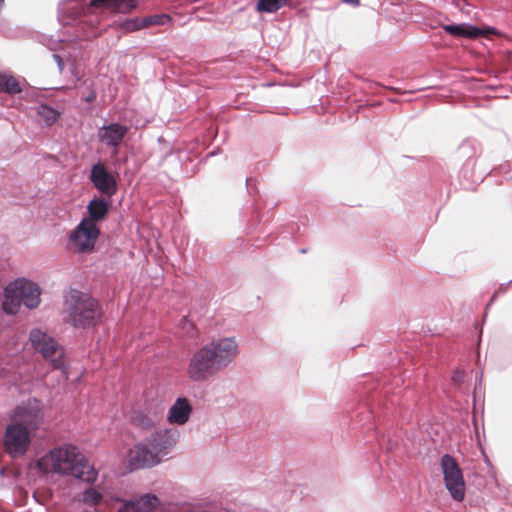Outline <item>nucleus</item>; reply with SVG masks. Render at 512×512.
Returning a JSON list of instances; mask_svg holds the SVG:
<instances>
[{
	"instance_id": "nucleus-1",
	"label": "nucleus",
	"mask_w": 512,
	"mask_h": 512,
	"mask_svg": "<svg viewBox=\"0 0 512 512\" xmlns=\"http://www.w3.org/2000/svg\"><path fill=\"white\" fill-rule=\"evenodd\" d=\"M238 354L234 337L214 339L197 349L187 365V377L193 382H205L226 369Z\"/></svg>"
},
{
	"instance_id": "nucleus-2",
	"label": "nucleus",
	"mask_w": 512,
	"mask_h": 512,
	"mask_svg": "<svg viewBox=\"0 0 512 512\" xmlns=\"http://www.w3.org/2000/svg\"><path fill=\"white\" fill-rule=\"evenodd\" d=\"M36 466L41 472L47 473L51 470L87 483L95 482L98 477V471L71 445L51 449L38 460Z\"/></svg>"
},
{
	"instance_id": "nucleus-3",
	"label": "nucleus",
	"mask_w": 512,
	"mask_h": 512,
	"mask_svg": "<svg viewBox=\"0 0 512 512\" xmlns=\"http://www.w3.org/2000/svg\"><path fill=\"white\" fill-rule=\"evenodd\" d=\"M111 198L94 196L87 204V217H83L79 224L69 235V241L78 248L81 253L93 250L100 235L98 222L104 221L111 208Z\"/></svg>"
},
{
	"instance_id": "nucleus-4",
	"label": "nucleus",
	"mask_w": 512,
	"mask_h": 512,
	"mask_svg": "<svg viewBox=\"0 0 512 512\" xmlns=\"http://www.w3.org/2000/svg\"><path fill=\"white\" fill-rule=\"evenodd\" d=\"M137 6L136 0H62L58 5V20L65 25L83 27L82 19L93 8H109L118 13H128Z\"/></svg>"
},
{
	"instance_id": "nucleus-5",
	"label": "nucleus",
	"mask_w": 512,
	"mask_h": 512,
	"mask_svg": "<svg viewBox=\"0 0 512 512\" xmlns=\"http://www.w3.org/2000/svg\"><path fill=\"white\" fill-rule=\"evenodd\" d=\"M65 305L67 322L74 328H93L104 317V310L99 301L79 290H71Z\"/></svg>"
},
{
	"instance_id": "nucleus-6",
	"label": "nucleus",
	"mask_w": 512,
	"mask_h": 512,
	"mask_svg": "<svg viewBox=\"0 0 512 512\" xmlns=\"http://www.w3.org/2000/svg\"><path fill=\"white\" fill-rule=\"evenodd\" d=\"M4 291L2 308L6 314L17 313L21 304L28 309H35L40 304V287L31 280L17 279L5 287Z\"/></svg>"
},
{
	"instance_id": "nucleus-7",
	"label": "nucleus",
	"mask_w": 512,
	"mask_h": 512,
	"mask_svg": "<svg viewBox=\"0 0 512 512\" xmlns=\"http://www.w3.org/2000/svg\"><path fill=\"white\" fill-rule=\"evenodd\" d=\"M29 341L36 352L40 353L46 360H50L53 369L64 371V350L53 337L39 328H33L29 333Z\"/></svg>"
},
{
	"instance_id": "nucleus-8",
	"label": "nucleus",
	"mask_w": 512,
	"mask_h": 512,
	"mask_svg": "<svg viewBox=\"0 0 512 512\" xmlns=\"http://www.w3.org/2000/svg\"><path fill=\"white\" fill-rule=\"evenodd\" d=\"M440 466L446 489L455 501H462L465 497V481L461 468L455 458L444 454L440 459Z\"/></svg>"
},
{
	"instance_id": "nucleus-9",
	"label": "nucleus",
	"mask_w": 512,
	"mask_h": 512,
	"mask_svg": "<svg viewBox=\"0 0 512 512\" xmlns=\"http://www.w3.org/2000/svg\"><path fill=\"white\" fill-rule=\"evenodd\" d=\"M179 440V432L175 428H168L155 431L143 439L149 448L156 466L167 460L170 450Z\"/></svg>"
},
{
	"instance_id": "nucleus-10",
	"label": "nucleus",
	"mask_w": 512,
	"mask_h": 512,
	"mask_svg": "<svg viewBox=\"0 0 512 512\" xmlns=\"http://www.w3.org/2000/svg\"><path fill=\"white\" fill-rule=\"evenodd\" d=\"M179 440V432L175 428H168L155 431L143 439L149 448L156 466L167 460L170 450Z\"/></svg>"
},
{
	"instance_id": "nucleus-11",
	"label": "nucleus",
	"mask_w": 512,
	"mask_h": 512,
	"mask_svg": "<svg viewBox=\"0 0 512 512\" xmlns=\"http://www.w3.org/2000/svg\"><path fill=\"white\" fill-rule=\"evenodd\" d=\"M179 440V432L175 428H168L155 431L143 439L149 448L156 466L167 460L170 450Z\"/></svg>"
},
{
	"instance_id": "nucleus-12",
	"label": "nucleus",
	"mask_w": 512,
	"mask_h": 512,
	"mask_svg": "<svg viewBox=\"0 0 512 512\" xmlns=\"http://www.w3.org/2000/svg\"><path fill=\"white\" fill-rule=\"evenodd\" d=\"M30 442V430L22 422L14 421L6 426L4 448L11 457L24 455Z\"/></svg>"
},
{
	"instance_id": "nucleus-13",
	"label": "nucleus",
	"mask_w": 512,
	"mask_h": 512,
	"mask_svg": "<svg viewBox=\"0 0 512 512\" xmlns=\"http://www.w3.org/2000/svg\"><path fill=\"white\" fill-rule=\"evenodd\" d=\"M88 178L93 187L107 198H112L118 191L116 176L104 163L98 161L91 166Z\"/></svg>"
},
{
	"instance_id": "nucleus-14",
	"label": "nucleus",
	"mask_w": 512,
	"mask_h": 512,
	"mask_svg": "<svg viewBox=\"0 0 512 512\" xmlns=\"http://www.w3.org/2000/svg\"><path fill=\"white\" fill-rule=\"evenodd\" d=\"M155 466L156 464L153 460V456L143 440L137 442L131 449L128 450L127 468L129 471L132 472L137 470L150 469Z\"/></svg>"
},
{
	"instance_id": "nucleus-15",
	"label": "nucleus",
	"mask_w": 512,
	"mask_h": 512,
	"mask_svg": "<svg viewBox=\"0 0 512 512\" xmlns=\"http://www.w3.org/2000/svg\"><path fill=\"white\" fill-rule=\"evenodd\" d=\"M15 414L29 430H37L44 417L40 401L37 398H31L27 403L17 406Z\"/></svg>"
},
{
	"instance_id": "nucleus-16",
	"label": "nucleus",
	"mask_w": 512,
	"mask_h": 512,
	"mask_svg": "<svg viewBox=\"0 0 512 512\" xmlns=\"http://www.w3.org/2000/svg\"><path fill=\"white\" fill-rule=\"evenodd\" d=\"M128 132V127L119 123L112 122L108 125H103L98 129V140L105 144L107 147H118L123 142L124 137Z\"/></svg>"
},
{
	"instance_id": "nucleus-17",
	"label": "nucleus",
	"mask_w": 512,
	"mask_h": 512,
	"mask_svg": "<svg viewBox=\"0 0 512 512\" xmlns=\"http://www.w3.org/2000/svg\"><path fill=\"white\" fill-rule=\"evenodd\" d=\"M192 413V406L186 397H178L168 411L167 419L172 424L184 425Z\"/></svg>"
},
{
	"instance_id": "nucleus-18",
	"label": "nucleus",
	"mask_w": 512,
	"mask_h": 512,
	"mask_svg": "<svg viewBox=\"0 0 512 512\" xmlns=\"http://www.w3.org/2000/svg\"><path fill=\"white\" fill-rule=\"evenodd\" d=\"M476 164L477 158L465 160L459 171L460 185L465 190H477L479 174L475 170Z\"/></svg>"
},
{
	"instance_id": "nucleus-19",
	"label": "nucleus",
	"mask_w": 512,
	"mask_h": 512,
	"mask_svg": "<svg viewBox=\"0 0 512 512\" xmlns=\"http://www.w3.org/2000/svg\"><path fill=\"white\" fill-rule=\"evenodd\" d=\"M443 30L451 36L478 39L480 38V26L469 23H451L443 26Z\"/></svg>"
},
{
	"instance_id": "nucleus-20",
	"label": "nucleus",
	"mask_w": 512,
	"mask_h": 512,
	"mask_svg": "<svg viewBox=\"0 0 512 512\" xmlns=\"http://www.w3.org/2000/svg\"><path fill=\"white\" fill-rule=\"evenodd\" d=\"M35 110L43 125L47 127L52 126L60 118L61 115L59 110L44 103L36 106Z\"/></svg>"
},
{
	"instance_id": "nucleus-21",
	"label": "nucleus",
	"mask_w": 512,
	"mask_h": 512,
	"mask_svg": "<svg viewBox=\"0 0 512 512\" xmlns=\"http://www.w3.org/2000/svg\"><path fill=\"white\" fill-rule=\"evenodd\" d=\"M22 90L20 82L13 75L0 72V92L16 95Z\"/></svg>"
},
{
	"instance_id": "nucleus-22",
	"label": "nucleus",
	"mask_w": 512,
	"mask_h": 512,
	"mask_svg": "<svg viewBox=\"0 0 512 512\" xmlns=\"http://www.w3.org/2000/svg\"><path fill=\"white\" fill-rule=\"evenodd\" d=\"M288 0H258L256 3L257 12L275 13L287 4Z\"/></svg>"
},
{
	"instance_id": "nucleus-23",
	"label": "nucleus",
	"mask_w": 512,
	"mask_h": 512,
	"mask_svg": "<svg viewBox=\"0 0 512 512\" xmlns=\"http://www.w3.org/2000/svg\"><path fill=\"white\" fill-rule=\"evenodd\" d=\"M140 512H152L160 505V499L153 493H145L138 498Z\"/></svg>"
},
{
	"instance_id": "nucleus-24",
	"label": "nucleus",
	"mask_w": 512,
	"mask_h": 512,
	"mask_svg": "<svg viewBox=\"0 0 512 512\" xmlns=\"http://www.w3.org/2000/svg\"><path fill=\"white\" fill-rule=\"evenodd\" d=\"M131 423L142 429H150L154 426L153 419L141 410L133 411Z\"/></svg>"
},
{
	"instance_id": "nucleus-25",
	"label": "nucleus",
	"mask_w": 512,
	"mask_h": 512,
	"mask_svg": "<svg viewBox=\"0 0 512 512\" xmlns=\"http://www.w3.org/2000/svg\"><path fill=\"white\" fill-rule=\"evenodd\" d=\"M172 22V17L167 13L152 14L142 19V25L145 27L149 26H160Z\"/></svg>"
},
{
	"instance_id": "nucleus-26",
	"label": "nucleus",
	"mask_w": 512,
	"mask_h": 512,
	"mask_svg": "<svg viewBox=\"0 0 512 512\" xmlns=\"http://www.w3.org/2000/svg\"><path fill=\"white\" fill-rule=\"evenodd\" d=\"M82 500L88 505H99L103 500V495L93 487L86 488L83 492Z\"/></svg>"
},
{
	"instance_id": "nucleus-27",
	"label": "nucleus",
	"mask_w": 512,
	"mask_h": 512,
	"mask_svg": "<svg viewBox=\"0 0 512 512\" xmlns=\"http://www.w3.org/2000/svg\"><path fill=\"white\" fill-rule=\"evenodd\" d=\"M474 142H476V140L467 138L460 144L458 151L461 157H465L466 160H469L470 158H477L475 156L476 148L474 146Z\"/></svg>"
},
{
	"instance_id": "nucleus-28",
	"label": "nucleus",
	"mask_w": 512,
	"mask_h": 512,
	"mask_svg": "<svg viewBox=\"0 0 512 512\" xmlns=\"http://www.w3.org/2000/svg\"><path fill=\"white\" fill-rule=\"evenodd\" d=\"M473 425L475 433V443L480 447V430L478 428V411H477V386L474 387L473 391Z\"/></svg>"
},
{
	"instance_id": "nucleus-29",
	"label": "nucleus",
	"mask_w": 512,
	"mask_h": 512,
	"mask_svg": "<svg viewBox=\"0 0 512 512\" xmlns=\"http://www.w3.org/2000/svg\"><path fill=\"white\" fill-rule=\"evenodd\" d=\"M122 27L127 31H137L142 28H146L144 25H142V19H139L137 17L128 19L122 24Z\"/></svg>"
},
{
	"instance_id": "nucleus-30",
	"label": "nucleus",
	"mask_w": 512,
	"mask_h": 512,
	"mask_svg": "<svg viewBox=\"0 0 512 512\" xmlns=\"http://www.w3.org/2000/svg\"><path fill=\"white\" fill-rule=\"evenodd\" d=\"M121 510L128 511V512H140V506H139L138 499L136 498V499L125 500Z\"/></svg>"
},
{
	"instance_id": "nucleus-31",
	"label": "nucleus",
	"mask_w": 512,
	"mask_h": 512,
	"mask_svg": "<svg viewBox=\"0 0 512 512\" xmlns=\"http://www.w3.org/2000/svg\"><path fill=\"white\" fill-rule=\"evenodd\" d=\"M466 377V373L463 370L456 369L451 376V381L454 386H461Z\"/></svg>"
},
{
	"instance_id": "nucleus-32",
	"label": "nucleus",
	"mask_w": 512,
	"mask_h": 512,
	"mask_svg": "<svg viewBox=\"0 0 512 512\" xmlns=\"http://www.w3.org/2000/svg\"><path fill=\"white\" fill-rule=\"evenodd\" d=\"M52 58L56 62L59 72L62 73L64 70V67H65L63 58L61 57V55H59L57 53H53Z\"/></svg>"
},
{
	"instance_id": "nucleus-33",
	"label": "nucleus",
	"mask_w": 512,
	"mask_h": 512,
	"mask_svg": "<svg viewBox=\"0 0 512 512\" xmlns=\"http://www.w3.org/2000/svg\"><path fill=\"white\" fill-rule=\"evenodd\" d=\"M479 106V100L477 97H469L464 99V107L466 108H476Z\"/></svg>"
},
{
	"instance_id": "nucleus-34",
	"label": "nucleus",
	"mask_w": 512,
	"mask_h": 512,
	"mask_svg": "<svg viewBox=\"0 0 512 512\" xmlns=\"http://www.w3.org/2000/svg\"><path fill=\"white\" fill-rule=\"evenodd\" d=\"M482 38H487L489 35H499L492 27H482Z\"/></svg>"
},
{
	"instance_id": "nucleus-35",
	"label": "nucleus",
	"mask_w": 512,
	"mask_h": 512,
	"mask_svg": "<svg viewBox=\"0 0 512 512\" xmlns=\"http://www.w3.org/2000/svg\"><path fill=\"white\" fill-rule=\"evenodd\" d=\"M97 98V93L95 90H91L89 92V94L87 96L84 97V100L87 102V103H92L96 100Z\"/></svg>"
},
{
	"instance_id": "nucleus-36",
	"label": "nucleus",
	"mask_w": 512,
	"mask_h": 512,
	"mask_svg": "<svg viewBox=\"0 0 512 512\" xmlns=\"http://www.w3.org/2000/svg\"><path fill=\"white\" fill-rule=\"evenodd\" d=\"M477 362L480 360V333L476 337V350H475Z\"/></svg>"
},
{
	"instance_id": "nucleus-37",
	"label": "nucleus",
	"mask_w": 512,
	"mask_h": 512,
	"mask_svg": "<svg viewBox=\"0 0 512 512\" xmlns=\"http://www.w3.org/2000/svg\"><path fill=\"white\" fill-rule=\"evenodd\" d=\"M344 3L349 4L353 7H357L360 5V0H342Z\"/></svg>"
},
{
	"instance_id": "nucleus-38",
	"label": "nucleus",
	"mask_w": 512,
	"mask_h": 512,
	"mask_svg": "<svg viewBox=\"0 0 512 512\" xmlns=\"http://www.w3.org/2000/svg\"><path fill=\"white\" fill-rule=\"evenodd\" d=\"M474 326H475V329H478V328H479V326H480L479 322H478V321H476V322L474 323Z\"/></svg>"
},
{
	"instance_id": "nucleus-39",
	"label": "nucleus",
	"mask_w": 512,
	"mask_h": 512,
	"mask_svg": "<svg viewBox=\"0 0 512 512\" xmlns=\"http://www.w3.org/2000/svg\"><path fill=\"white\" fill-rule=\"evenodd\" d=\"M9 307H13V303L9 301Z\"/></svg>"
},
{
	"instance_id": "nucleus-40",
	"label": "nucleus",
	"mask_w": 512,
	"mask_h": 512,
	"mask_svg": "<svg viewBox=\"0 0 512 512\" xmlns=\"http://www.w3.org/2000/svg\"><path fill=\"white\" fill-rule=\"evenodd\" d=\"M191 2H197L198 0H190Z\"/></svg>"
}]
</instances>
